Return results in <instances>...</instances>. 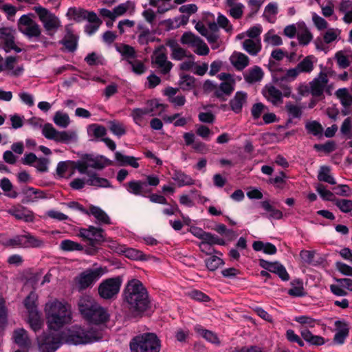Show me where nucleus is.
Here are the masks:
<instances>
[{
  "label": "nucleus",
  "mask_w": 352,
  "mask_h": 352,
  "mask_svg": "<svg viewBox=\"0 0 352 352\" xmlns=\"http://www.w3.org/2000/svg\"><path fill=\"white\" fill-rule=\"evenodd\" d=\"M314 56H307L296 67L287 69L280 78L281 82H290L297 78L300 74H310L314 69Z\"/></svg>",
  "instance_id": "obj_6"
},
{
  "label": "nucleus",
  "mask_w": 352,
  "mask_h": 352,
  "mask_svg": "<svg viewBox=\"0 0 352 352\" xmlns=\"http://www.w3.org/2000/svg\"><path fill=\"white\" fill-rule=\"evenodd\" d=\"M230 60L232 65L239 71L245 69L248 65L250 59L248 56L241 53L234 52L230 56Z\"/></svg>",
  "instance_id": "obj_27"
},
{
  "label": "nucleus",
  "mask_w": 352,
  "mask_h": 352,
  "mask_svg": "<svg viewBox=\"0 0 352 352\" xmlns=\"http://www.w3.org/2000/svg\"><path fill=\"white\" fill-rule=\"evenodd\" d=\"M8 212L16 219L23 220L25 222H32L34 219L33 212L21 206L13 207L9 209Z\"/></svg>",
  "instance_id": "obj_22"
},
{
  "label": "nucleus",
  "mask_w": 352,
  "mask_h": 352,
  "mask_svg": "<svg viewBox=\"0 0 352 352\" xmlns=\"http://www.w3.org/2000/svg\"><path fill=\"white\" fill-rule=\"evenodd\" d=\"M248 94L244 91H236L234 96L230 100V109L236 113L242 111L243 105L247 103Z\"/></svg>",
  "instance_id": "obj_25"
},
{
  "label": "nucleus",
  "mask_w": 352,
  "mask_h": 352,
  "mask_svg": "<svg viewBox=\"0 0 352 352\" xmlns=\"http://www.w3.org/2000/svg\"><path fill=\"white\" fill-rule=\"evenodd\" d=\"M151 63L154 67L164 75L168 74L173 67V63L168 60L166 54L160 50L154 52Z\"/></svg>",
  "instance_id": "obj_14"
},
{
  "label": "nucleus",
  "mask_w": 352,
  "mask_h": 352,
  "mask_svg": "<svg viewBox=\"0 0 352 352\" xmlns=\"http://www.w3.org/2000/svg\"><path fill=\"white\" fill-rule=\"evenodd\" d=\"M60 43L65 47L67 51L73 52L77 48L78 37L67 29V34Z\"/></svg>",
  "instance_id": "obj_32"
},
{
  "label": "nucleus",
  "mask_w": 352,
  "mask_h": 352,
  "mask_svg": "<svg viewBox=\"0 0 352 352\" xmlns=\"http://www.w3.org/2000/svg\"><path fill=\"white\" fill-rule=\"evenodd\" d=\"M135 10V5L133 1H127L120 3L113 8V14L115 19L129 13L130 15L133 14Z\"/></svg>",
  "instance_id": "obj_28"
},
{
  "label": "nucleus",
  "mask_w": 352,
  "mask_h": 352,
  "mask_svg": "<svg viewBox=\"0 0 352 352\" xmlns=\"http://www.w3.org/2000/svg\"><path fill=\"white\" fill-rule=\"evenodd\" d=\"M300 334L302 338L313 345H322L324 343V338L319 336H314L306 328H302Z\"/></svg>",
  "instance_id": "obj_34"
},
{
  "label": "nucleus",
  "mask_w": 352,
  "mask_h": 352,
  "mask_svg": "<svg viewBox=\"0 0 352 352\" xmlns=\"http://www.w3.org/2000/svg\"><path fill=\"white\" fill-rule=\"evenodd\" d=\"M172 179L177 182L179 187L191 186L195 184V180L190 175L181 170H175Z\"/></svg>",
  "instance_id": "obj_30"
},
{
  "label": "nucleus",
  "mask_w": 352,
  "mask_h": 352,
  "mask_svg": "<svg viewBox=\"0 0 352 352\" xmlns=\"http://www.w3.org/2000/svg\"><path fill=\"white\" fill-rule=\"evenodd\" d=\"M330 171L329 167L325 166H321L318 172V179L330 184H336V182L334 177L330 174Z\"/></svg>",
  "instance_id": "obj_45"
},
{
  "label": "nucleus",
  "mask_w": 352,
  "mask_h": 352,
  "mask_svg": "<svg viewBox=\"0 0 352 352\" xmlns=\"http://www.w3.org/2000/svg\"><path fill=\"white\" fill-rule=\"evenodd\" d=\"M60 248L64 251L82 250L83 248L81 244L69 239L62 241Z\"/></svg>",
  "instance_id": "obj_61"
},
{
  "label": "nucleus",
  "mask_w": 352,
  "mask_h": 352,
  "mask_svg": "<svg viewBox=\"0 0 352 352\" xmlns=\"http://www.w3.org/2000/svg\"><path fill=\"white\" fill-rule=\"evenodd\" d=\"M305 129L308 133L314 136L322 135L323 127L318 121H308L305 123Z\"/></svg>",
  "instance_id": "obj_48"
},
{
  "label": "nucleus",
  "mask_w": 352,
  "mask_h": 352,
  "mask_svg": "<svg viewBox=\"0 0 352 352\" xmlns=\"http://www.w3.org/2000/svg\"><path fill=\"white\" fill-rule=\"evenodd\" d=\"M195 330L197 333L200 334L204 338H205L207 341L214 344H219L220 341L219 338L217 337V334L214 332L204 329L200 325H197L195 327Z\"/></svg>",
  "instance_id": "obj_36"
},
{
  "label": "nucleus",
  "mask_w": 352,
  "mask_h": 352,
  "mask_svg": "<svg viewBox=\"0 0 352 352\" xmlns=\"http://www.w3.org/2000/svg\"><path fill=\"white\" fill-rule=\"evenodd\" d=\"M62 334L43 333L38 338L40 352H55L62 344Z\"/></svg>",
  "instance_id": "obj_11"
},
{
  "label": "nucleus",
  "mask_w": 352,
  "mask_h": 352,
  "mask_svg": "<svg viewBox=\"0 0 352 352\" xmlns=\"http://www.w3.org/2000/svg\"><path fill=\"white\" fill-rule=\"evenodd\" d=\"M28 322L34 332L39 331L43 324L40 312L29 314Z\"/></svg>",
  "instance_id": "obj_43"
},
{
  "label": "nucleus",
  "mask_w": 352,
  "mask_h": 352,
  "mask_svg": "<svg viewBox=\"0 0 352 352\" xmlns=\"http://www.w3.org/2000/svg\"><path fill=\"white\" fill-rule=\"evenodd\" d=\"M42 134L48 140L63 144H70L78 140L77 133L74 131L56 130L52 124L47 123L42 128Z\"/></svg>",
  "instance_id": "obj_5"
},
{
  "label": "nucleus",
  "mask_w": 352,
  "mask_h": 352,
  "mask_svg": "<svg viewBox=\"0 0 352 352\" xmlns=\"http://www.w3.org/2000/svg\"><path fill=\"white\" fill-rule=\"evenodd\" d=\"M3 68V71L12 76H19L24 71L23 65H19L17 58L12 56L6 57L4 60Z\"/></svg>",
  "instance_id": "obj_21"
},
{
  "label": "nucleus",
  "mask_w": 352,
  "mask_h": 352,
  "mask_svg": "<svg viewBox=\"0 0 352 352\" xmlns=\"http://www.w3.org/2000/svg\"><path fill=\"white\" fill-rule=\"evenodd\" d=\"M116 50L128 63L136 58L135 50L132 46L122 44L120 46L117 47Z\"/></svg>",
  "instance_id": "obj_38"
},
{
  "label": "nucleus",
  "mask_w": 352,
  "mask_h": 352,
  "mask_svg": "<svg viewBox=\"0 0 352 352\" xmlns=\"http://www.w3.org/2000/svg\"><path fill=\"white\" fill-rule=\"evenodd\" d=\"M126 190L134 195L146 197L152 190L147 188L146 182L142 180H131L124 184Z\"/></svg>",
  "instance_id": "obj_20"
},
{
  "label": "nucleus",
  "mask_w": 352,
  "mask_h": 352,
  "mask_svg": "<svg viewBox=\"0 0 352 352\" xmlns=\"http://www.w3.org/2000/svg\"><path fill=\"white\" fill-rule=\"evenodd\" d=\"M292 288H290L287 293L291 296L300 297L305 296L304 287L302 283L298 280L291 282Z\"/></svg>",
  "instance_id": "obj_50"
},
{
  "label": "nucleus",
  "mask_w": 352,
  "mask_h": 352,
  "mask_svg": "<svg viewBox=\"0 0 352 352\" xmlns=\"http://www.w3.org/2000/svg\"><path fill=\"white\" fill-rule=\"evenodd\" d=\"M278 13V5L276 3H270L265 8L263 16L270 23L274 21V16Z\"/></svg>",
  "instance_id": "obj_53"
},
{
  "label": "nucleus",
  "mask_w": 352,
  "mask_h": 352,
  "mask_svg": "<svg viewBox=\"0 0 352 352\" xmlns=\"http://www.w3.org/2000/svg\"><path fill=\"white\" fill-rule=\"evenodd\" d=\"M87 161L89 168H93L97 170H102L108 164V160L103 157H101L100 158H89Z\"/></svg>",
  "instance_id": "obj_60"
},
{
  "label": "nucleus",
  "mask_w": 352,
  "mask_h": 352,
  "mask_svg": "<svg viewBox=\"0 0 352 352\" xmlns=\"http://www.w3.org/2000/svg\"><path fill=\"white\" fill-rule=\"evenodd\" d=\"M297 38L300 45H307L312 40L313 36L307 28H304L298 31Z\"/></svg>",
  "instance_id": "obj_59"
},
{
  "label": "nucleus",
  "mask_w": 352,
  "mask_h": 352,
  "mask_svg": "<svg viewBox=\"0 0 352 352\" xmlns=\"http://www.w3.org/2000/svg\"><path fill=\"white\" fill-rule=\"evenodd\" d=\"M99 305L100 304L89 295L81 296L78 302L79 312L84 319L89 314H91Z\"/></svg>",
  "instance_id": "obj_18"
},
{
  "label": "nucleus",
  "mask_w": 352,
  "mask_h": 352,
  "mask_svg": "<svg viewBox=\"0 0 352 352\" xmlns=\"http://www.w3.org/2000/svg\"><path fill=\"white\" fill-rule=\"evenodd\" d=\"M0 188L5 192L6 195L10 198H16L18 196V193L15 191H12L13 185L7 177H3L0 180Z\"/></svg>",
  "instance_id": "obj_49"
},
{
  "label": "nucleus",
  "mask_w": 352,
  "mask_h": 352,
  "mask_svg": "<svg viewBox=\"0 0 352 352\" xmlns=\"http://www.w3.org/2000/svg\"><path fill=\"white\" fill-rule=\"evenodd\" d=\"M285 109L289 114V116L292 118H299L302 116L301 108L296 104H292V102H287L285 104Z\"/></svg>",
  "instance_id": "obj_63"
},
{
  "label": "nucleus",
  "mask_w": 352,
  "mask_h": 352,
  "mask_svg": "<svg viewBox=\"0 0 352 352\" xmlns=\"http://www.w3.org/2000/svg\"><path fill=\"white\" fill-rule=\"evenodd\" d=\"M334 204L344 213L352 211V200L346 199H336L333 200Z\"/></svg>",
  "instance_id": "obj_57"
},
{
  "label": "nucleus",
  "mask_w": 352,
  "mask_h": 352,
  "mask_svg": "<svg viewBox=\"0 0 352 352\" xmlns=\"http://www.w3.org/2000/svg\"><path fill=\"white\" fill-rule=\"evenodd\" d=\"M138 29L141 30L138 36V41L140 45L148 44L150 40V30L147 28H144L142 25L140 24L138 26Z\"/></svg>",
  "instance_id": "obj_64"
},
{
  "label": "nucleus",
  "mask_w": 352,
  "mask_h": 352,
  "mask_svg": "<svg viewBox=\"0 0 352 352\" xmlns=\"http://www.w3.org/2000/svg\"><path fill=\"white\" fill-rule=\"evenodd\" d=\"M244 79L248 83H255L261 81L263 77V72L261 67L254 66L244 74Z\"/></svg>",
  "instance_id": "obj_31"
},
{
  "label": "nucleus",
  "mask_w": 352,
  "mask_h": 352,
  "mask_svg": "<svg viewBox=\"0 0 352 352\" xmlns=\"http://www.w3.org/2000/svg\"><path fill=\"white\" fill-rule=\"evenodd\" d=\"M0 244L8 248H24V234L16 235L12 239H0Z\"/></svg>",
  "instance_id": "obj_37"
},
{
  "label": "nucleus",
  "mask_w": 352,
  "mask_h": 352,
  "mask_svg": "<svg viewBox=\"0 0 352 352\" xmlns=\"http://www.w3.org/2000/svg\"><path fill=\"white\" fill-rule=\"evenodd\" d=\"M18 25L19 30L28 38H34L42 41L45 39V37L41 36L40 25L28 15H22L18 21Z\"/></svg>",
  "instance_id": "obj_9"
},
{
  "label": "nucleus",
  "mask_w": 352,
  "mask_h": 352,
  "mask_svg": "<svg viewBox=\"0 0 352 352\" xmlns=\"http://www.w3.org/2000/svg\"><path fill=\"white\" fill-rule=\"evenodd\" d=\"M329 83V78L326 73L320 72L310 82V94L314 97H320L323 95L325 88Z\"/></svg>",
  "instance_id": "obj_15"
},
{
  "label": "nucleus",
  "mask_w": 352,
  "mask_h": 352,
  "mask_svg": "<svg viewBox=\"0 0 352 352\" xmlns=\"http://www.w3.org/2000/svg\"><path fill=\"white\" fill-rule=\"evenodd\" d=\"M106 272L105 268L98 267L95 269H87L81 272L75 278L78 289L79 290H85L88 287H92Z\"/></svg>",
  "instance_id": "obj_8"
},
{
  "label": "nucleus",
  "mask_w": 352,
  "mask_h": 352,
  "mask_svg": "<svg viewBox=\"0 0 352 352\" xmlns=\"http://www.w3.org/2000/svg\"><path fill=\"white\" fill-rule=\"evenodd\" d=\"M122 280L119 277L110 278L102 280L98 287V292L104 300H111L116 297L120 292Z\"/></svg>",
  "instance_id": "obj_10"
},
{
  "label": "nucleus",
  "mask_w": 352,
  "mask_h": 352,
  "mask_svg": "<svg viewBox=\"0 0 352 352\" xmlns=\"http://www.w3.org/2000/svg\"><path fill=\"white\" fill-rule=\"evenodd\" d=\"M67 16L78 23L84 20L88 21H96L98 16L94 12H89L80 8H70L67 12Z\"/></svg>",
  "instance_id": "obj_16"
},
{
  "label": "nucleus",
  "mask_w": 352,
  "mask_h": 352,
  "mask_svg": "<svg viewBox=\"0 0 352 352\" xmlns=\"http://www.w3.org/2000/svg\"><path fill=\"white\" fill-rule=\"evenodd\" d=\"M264 41L271 46H279L283 44L280 36L274 34L273 31H268L264 36Z\"/></svg>",
  "instance_id": "obj_58"
},
{
  "label": "nucleus",
  "mask_w": 352,
  "mask_h": 352,
  "mask_svg": "<svg viewBox=\"0 0 352 352\" xmlns=\"http://www.w3.org/2000/svg\"><path fill=\"white\" fill-rule=\"evenodd\" d=\"M168 45L171 50V58L173 60H181L186 56V52L184 49L179 47V45L175 41H170Z\"/></svg>",
  "instance_id": "obj_44"
},
{
  "label": "nucleus",
  "mask_w": 352,
  "mask_h": 352,
  "mask_svg": "<svg viewBox=\"0 0 352 352\" xmlns=\"http://www.w3.org/2000/svg\"><path fill=\"white\" fill-rule=\"evenodd\" d=\"M87 132L95 138H100L104 137L107 134V130L104 126L98 125L97 124H92L87 128Z\"/></svg>",
  "instance_id": "obj_52"
},
{
  "label": "nucleus",
  "mask_w": 352,
  "mask_h": 352,
  "mask_svg": "<svg viewBox=\"0 0 352 352\" xmlns=\"http://www.w3.org/2000/svg\"><path fill=\"white\" fill-rule=\"evenodd\" d=\"M15 31L8 27L0 28V41L3 49L9 52L11 50H14L16 52H20L21 49L18 47L15 44Z\"/></svg>",
  "instance_id": "obj_12"
},
{
  "label": "nucleus",
  "mask_w": 352,
  "mask_h": 352,
  "mask_svg": "<svg viewBox=\"0 0 352 352\" xmlns=\"http://www.w3.org/2000/svg\"><path fill=\"white\" fill-rule=\"evenodd\" d=\"M12 340L23 351L27 352L32 346V340L30 339L28 331L23 328H18L13 331Z\"/></svg>",
  "instance_id": "obj_19"
},
{
  "label": "nucleus",
  "mask_w": 352,
  "mask_h": 352,
  "mask_svg": "<svg viewBox=\"0 0 352 352\" xmlns=\"http://www.w3.org/2000/svg\"><path fill=\"white\" fill-rule=\"evenodd\" d=\"M131 352H160L161 342L153 333H144L133 337L130 342Z\"/></svg>",
  "instance_id": "obj_4"
},
{
  "label": "nucleus",
  "mask_w": 352,
  "mask_h": 352,
  "mask_svg": "<svg viewBox=\"0 0 352 352\" xmlns=\"http://www.w3.org/2000/svg\"><path fill=\"white\" fill-rule=\"evenodd\" d=\"M102 333L96 327L85 328L74 325L62 333V338L69 344H87L100 340Z\"/></svg>",
  "instance_id": "obj_3"
},
{
  "label": "nucleus",
  "mask_w": 352,
  "mask_h": 352,
  "mask_svg": "<svg viewBox=\"0 0 352 352\" xmlns=\"http://www.w3.org/2000/svg\"><path fill=\"white\" fill-rule=\"evenodd\" d=\"M206 265L210 271L216 270L219 266L224 264L223 260L217 256H212L206 260Z\"/></svg>",
  "instance_id": "obj_62"
},
{
  "label": "nucleus",
  "mask_w": 352,
  "mask_h": 352,
  "mask_svg": "<svg viewBox=\"0 0 352 352\" xmlns=\"http://www.w3.org/2000/svg\"><path fill=\"white\" fill-rule=\"evenodd\" d=\"M148 115V111H145L144 108H135L131 111V116L133 118L134 122L142 126L144 122V118Z\"/></svg>",
  "instance_id": "obj_56"
},
{
  "label": "nucleus",
  "mask_w": 352,
  "mask_h": 352,
  "mask_svg": "<svg viewBox=\"0 0 352 352\" xmlns=\"http://www.w3.org/2000/svg\"><path fill=\"white\" fill-rule=\"evenodd\" d=\"M104 230L94 226H89L88 228H80L78 236L89 241V245L94 246L104 240Z\"/></svg>",
  "instance_id": "obj_13"
},
{
  "label": "nucleus",
  "mask_w": 352,
  "mask_h": 352,
  "mask_svg": "<svg viewBox=\"0 0 352 352\" xmlns=\"http://www.w3.org/2000/svg\"><path fill=\"white\" fill-rule=\"evenodd\" d=\"M109 319V314L106 309L103 308L100 305L95 309V310L89 314L85 320L89 323L98 324L100 323L105 322Z\"/></svg>",
  "instance_id": "obj_24"
},
{
  "label": "nucleus",
  "mask_w": 352,
  "mask_h": 352,
  "mask_svg": "<svg viewBox=\"0 0 352 352\" xmlns=\"http://www.w3.org/2000/svg\"><path fill=\"white\" fill-rule=\"evenodd\" d=\"M109 128L111 133L118 137H121L126 133L124 125L116 120L109 122Z\"/></svg>",
  "instance_id": "obj_51"
},
{
  "label": "nucleus",
  "mask_w": 352,
  "mask_h": 352,
  "mask_svg": "<svg viewBox=\"0 0 352 352\" xmlns=\"http://www.w3.org/2000/svg\"><path fill=\"white\" fill-rule=\"evenodd\" d=\"M34 10L49 35H53L60 27V21L58 18L47 8L38 6H35Z\"/></svg>",
  "instance_id": "obj_7"
},
{
  "label": "nucleus",
  "mask_w": 352,
  "mask_h": 352,
  "mask_svg": "<svg viewBox=\"0 0 352 352\" xmlns=\"http://www.w3.org/2000/svg\"><path fill=\"white\" fill-rule=\"evenodd\" d=\"M115 157L116 160L120 162L122 165H129L135 168L139 167L137 159L134 157L124 155L120 152H116Z\"/></svg>",
  "instance_id": "obj_46"
},
{
  "label": "nucleus",
  "mask_w": 352,
  "mask_h": 352,
  "mask_svg": "<svg viewBox=\"0 0 352 352\" xmlns=\"http://www.w3.org/2000/svg\"><path fill=\"white\" fill-rule=\"evenodd\" d=\"M179 86L184 91H190L195 87V78L188 74H181Z\"/></svg>",
  "instance_id": "obj_42"
},
{
  "label": "nucleus",
  "mask_w": 352,
  "mask_h": 352,
  "mask_svg": "<svg viewBox=\"0 0 352 352\" xmlns=\"http://www.w3.org/2000/svg\"><path fill=\"white\" fill-rule=\"evenodd\" d=\"M234 90L233 83L229 82H223L215 91V96L217 98L222 97L224 94L230 95Z\"/></svg>",
  "instance_id": "obj_55"
},
{
  "label": "nucleus",
  "mask_w": 352,
  "mask_h": 352,
  "mask_svg": "<svg viewBox=\"0 0 352 352\" xmlns=\"http://www.w3.org/2000/svg\"><path fill=\"white\" fill-rule=\"evenodd\" d=\"M335 96L340 100L342 106L346 110H342L344 115L349 113V109L352 106V95L347 88H340L335 92Z\"/></svg>",
  "instance_id": "obj_23"
},
{
  "label": "nucleus",
  "mask_w": 352,
  "mask_h": 352,
  "mask_svg": "<svg viewBox=\"0 0 352 352\" xmlns=\"http://www.w3.org/2000/svg\"><path fill=\"white\" fill-rule=\"evenodd\" d=\"M243 47L249 54L256 56L261 50V41H254L250 38L246 39L243 43Z\"/></svg>",
  "instance_id": "obj_33"
},
{
  "label": "nucleus",
  "mask_w": 352,
  "mask_h": 352,
  "mask_svg": "<svg viewBox=\"0 0 352 352\" xmlns=\"http://www.w3.org/2000/svg\"><path fill=\"white\" fill-rule=\"evenodd\" d=\"M335 327L336 328V333L334 336L333 341L336 344H342L349 336V329L348 324L343 321L337 320L335 322Z\"/></svg>",
  "instance_id": "obj_26"
},
{
  "label": "nucleus",
  "mask_w": 352,
  "mask_h": 352,
  "mask_svg": "<svg viewBox=\"0 0 352 352\" xmlns=\"http://www.w3.org/2000/svg\"><path fill=\"white\" fill-rule=\"evenodd\" d=\"M87 214L93 215L100 224H111L109 217L100 207L91 206Z\"/></svg>",
  "instance_id": "obj_29"
},
{
  "label": "nucleus",
  "mask_w": 352,
  "mask_h": 352,
  "mask_svg": "<svg viewBox=\"0 0 352 352\" xmlns=\"http://www.w3.org/2000/svg\"><path fill=\"white\" fill-rule=\"evenodd\" d=\"M85 61L89 66L94 65H103L105 63L104 58L102 56L96 54V52H91L85 58Z\"/></svg>",
  "instance_id": "obj_54"
},
{
  "label": "nucleus",
  "mask_w": 352,
  "mask_h": 352,
  "mask_svg": "<svg viewBox=\"0 0 352 352\" xmlns=\"http://www.w3.org/2000/svg\"><path fill=\"white\" fill-rule=\"evenodd\" d=\"M201 38L191 32H184L180 38V41L183 45H187L192 47L197 46L201 43Z\"/></svg>",
  "instance_id": "obj_41"
},
{
  "label": "nucleus",
  "mask_w": 352,
  "mask_h": 352,
  "mask_svg": "<svg viewBox=\"0 0 352 352\" xmlns=\"http://www.w3.org/2000/svg\"><path fill=\"white\" fill-rule=\"evenodd\" d=\"M88 177V179L86 180V183L88 185L98 188H107L110 186V183L107 179L100 177L96 173H91Z\"/></svg>",
  "instance_id": "obj_35"
},
{
  "label": "nucleus",
  "mask_w": 352,
  "mask_h": 352,
  "mask_svg": "<svg viewBox=\"0 0 352 352\" xmlns=\"http://www.w3.org/2000/svg\"><path fill=\"white\" fill-rule=\"evenodd\" d=\"M44 241L29 232L24 234V248H37L43 246Z\"/></svg>",
  "instance_id": "obj_40"
},
{
  "label": "nucleus",
  "mask_w": 352,
  "mask_h": 352,
  "mask_svg": "<svg viewBox=\"0 0 352 352\" xmlns=\"http://www.w3.org/2000/svg\"><path fill=\"white\" fill-rule=\"evenodd\" d=\"M124 300L129 311L134 316H141L151 308L148 292L138 279L129 280L124 290Z\"/></svg>",
  "instance_id": "obj_1"
},
{
  "label": "nucleus",
  "mask_w": 352,
  "mask_h": 352,
  "mask_svg": "<svg viewBox=\"0 0 352 352\" xmlns=\"http://www.w3.org/2000/svg\"><path fill=\"white\" fill-rule=\"evenodd\" d=\"M264 98L274 106L278 107L283 104V94L272 84H267L262 89Z\"/></svg>",
  "instance_id": "obj_17"
},
{
  "label": "nucleus",
  "mask_w": 352,
  "mask_h": 352,
  "mask_svg": "<svg viewBox=\"0 0 352 352\" xmlns=\"http://www.w3.org/2000/svg\"><path fill=\"white\" fill-rule=\"evenodd\" d=\"M44 311L47 325L51 329L58 330L72 321V307L65 301L54 300L47 302Z\"/></svg>",
  "instance_id": "obj_2"
},
{
  "label": "nucleus",
  "mask_w": 352,
  "mask_h": 352,
  "mask_svg": "<svg viewBox=\"0 0 352 352\" xmlns=\"http://www.w3.org/2000/svg\"><path fill=\"white\" fill-rule=\"evenodd\" d=\"M54 122L61 128H67L70 124V119L67 113L57 111L53 118Z\"/></svg>",
  "instance_id": "obj_47"
},
{
  "label": "nucleus",
  "mask_w": 352,
  "mask_h": 352,
  "mask_svg": "<svg viewBox=\"0 0 352 352\" xmlns=\"http://www.w3.org/2000/svg\"><path fill=\"white\" fill-rule=\"evenodd\" d=\"M38 296L34 292L30 293V294L24 300V306L26 308L28 314L33 313L39 312L37 308Z\"/></svg>",
  "instance_id": "obj_39"
}]
</instances>
